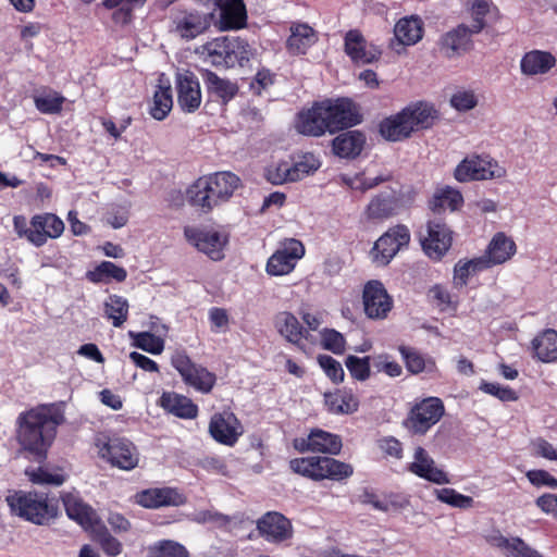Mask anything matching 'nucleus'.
Wrapping results in <instances>:
<instances>
[{"mask_svg":"<svg viewBox=\"0 0 557 557\" xmlns=\"http://www.w3.org/2000/svg\"><path fill=\"white\" fill-rule=\"evenodd\" d=\"M65 98L57 91H48L34 97L35 107L45 114L61 112Z\"/></svg>","mask_w":557,"mask_h":557,"instance_id":"4d7b16f0","label":"nucleus"},{"mask_svg":"<svg viewBox=\"0 0 557 557\" xmlns=\"http://www.w3.org/2000/svg\"><path fill=\"white\" fill-rule=\"evenodd\" d=\"M535 357L542 362L557 360V332L548 329L543 331L532 341Z\"/></svg>","mask_w":557,"mask_h":557,"instance_id":"4c0bfd02","label":"nucleus"},{"mask_svg":"<svg viewBox=\"0 0 557 557\" xmlns=\"http://www.w3.org/2000/svg\"><path fill=\"white\" fill-rule=\"evenodd\" d=\"M63 504L67 516L77 521L84 529L90 531L96 523H99L95 511L76 495H64Z\"/></svg>","mask_w":557,"mask_h":557,"instance_id":"7c9ffc66","label":"nucleus"},{"mask_svg":"<svg viewBox=\"0 0 557 557\" xmlns=\"http://www.w3.org/2000/svg\"><path fill=\"white\" fill-rule=\"evenodd\" d=\"M294 126L297 133L305 136L319 137L329 132L322 103L317 102L310 109L300 111Z\"/></svg>","mask_w":557,"mask_h":557,"instance_id":"4be33fe9","label":"nucleus"},{"mask_svg":"<svg viewBox=\"0 0 557 557\" xmlns=\"http://www.w3.org/2000/svg\"><path fill=\"white\" fill-rule=\"evenodd\" d=\"M126 275L125 269L110 261H102L94 271L87 273V277L94 283L102 282L109 277L116 282H123Z\"/></svg>","mask_w":557,"mask_h":557,"instance_id":"603ef678","label":"nucleus"},{"mask_svg":"<svg viewBox=\"0 0 557 557\" xmlns=\"http://www.w3.org/2000/svg\"><path fill=\"white\" fill-rule=\"evenodd\" d=\"M403 208L399 185L391 188V193H381L374 196L363 211L367 221L382 222L396 215Z\"/></svg>","mask_w":557,"mask_h":557,"instance_id":"f8f14e48","label":"nucleus"},{"mask_svg":"<svg viewBox=\"0 0 557 557\" xmlns=\"http://www.w3.org/2000/svg\"><path fill=\"white\" fill-rule=\"evenodd\" d=\"M205 178L216 206L227 201L240 186V178L232 172H216Z\"/></svg>","mask_w":557,"mask_h":557,"instance_id":"bb28decb","label":"nucleus"},{"mask_svg":"<svg viewBox=\"0 0 557 557\" xmlns=\"http://www.w3.org/2000/svg\"><path fill=\"white\" fill-rule=\"evenodd\" d=\"M318 362L323 369L324 373L334 382L341 383L344 380V369L342 364L333 357L327 355H320Z\"/></svg>","mask_w":557,"mask_h":557,"instance_id":"69168bd1","label":"nucleus"},{"mask_svg":"<svg viewBox=\"0 0 557 557\" xmlns=\"http://www.w3.org/2000/svg\"><path fill=\"white\" fill-rule=\"evenodd\" d=\"M104 313L112 321L113 326H122L128 315L127 300L121 296H110L104 302Z\"/></svg>","mask_w":557,"mask_h":557,"instance_id":"8fccbe9b","label":"nucleus"},{"mask_svg":"<svg viewBox=\"0 0 557 557\" xmlns=\"http://www.w3.org/2000/svg\"><path fill=\"white\" fill-rule=\"evenodd\" d=\"M451 232L441 221H430L428 235L422 239L424 252L434 260H440L451 246Z\"/></svg>","mask_w":557,"mask_h":557,"instance_id":"6ab92c4d","label":"nucleus"},{"mask_svg":"<svg viewBox=\"0 0 557 557\" xmlns=\"http://www.w3.org/2000/svg\"><path fill=\"white\" fill-rule=\"evenodd\" d=\"M63 416L54 406L41 405L24 411L16 419L15 437L23 450L44 459L52 445Z\"/></svg>","mask_w":557,"mask_h":557,"instance_id":"f257e3e1","label":"nucleus"},{"mask_svg":"<svg viewBox=\"0 0 557 557\" xmlns=\"http://www.w3.org/2000/svg\"><path fill=\"white\" fill-rule=\"evenodd\" d=\"M517 247L515 242L504 233H497L491 240L486 253L481 256L487 261L488 268L492 265L503 264L510 260L516 253Z\"/></svg>","mask_w":557,"mask_h":557,"instance_id":"c85d7f7f","label":"nucleus"},{"mask_svg":"<svg viewBox=\"0 0 557 557\" xmlns=\"http://www.w3.org/2000/svg\"><path fill=\"white\" fill-rule=\"evenodd\" d=\"M450 104L458 111H469L478 104V99L472 90L460 89L451 96Z\"/></svg>","mask_w":557,"mask_h":557,"instance_id":"774afa93","label":"nucleus"},{"mask_svg":"<svg viewBox=\"0 0 557 557\" xmlns=\"http://www.w3.org/2000/svg\"><path fill=\"white\" fill-rule=\"evenodd\" d=\"M345 51L358 64L373 63L380 59L382 53L379 47L368 42L358 30H349L346 34Z\"/></svg>","mask_w":557,"mask_h":557,"instance_id":"aec40b11","label":"nucleus"},{"mask_svg":"<svg viewBox=\"0 0 557 557\" xmlns=\"http://www.w3.org/2000/svg\"><path fill=\"white\" fill-rule=\"evenodd\" d=\"M366 137L358 131L342 133L332 141L333 152L341 158H355L360 154Z\"/></svg>","mask_w":557,"mask_h":557,"instance_id":"473e14b6","label":"nucleus"},{"mask_svg":"<svg viewBox=\"0 0 557 557\" xmlns=\"http://www.w3.org/2000/svg\"><path fill=\"white\" fill-rule=\"evenodd\" d=\"M186 198L191 206L199 208L203 212H209L216 206L205 177H200L187 188Z\"/></svg>","mask_w":557,"mask_h":557,"instance_id":"79ce46f5","label":"nucleus"},{"mask_svg":"<svg viewBox=\"0 0 557 557\" xmlns=\"http://www.w3.org/2000/svg\"><path fill=\"white\" fill-rule=\"evenodd\" d=\"M230 37H219L202 45L198 52L203 55L211 64L226 66V60H230Z\"/></svg>","mask_w":557,"mask_h":557,"instance_id":"ea45409f","label":"nucleus"},{"mask_svg":"<svg viewBox=\"0 0 557 557\" xmlns=\"http://www.w3.org/2000/svg\"><path fill=\"white\" fill-rule=\"evenodd\" d=\"M11 512L35 524H44L53 516V509L45 494L17 491L5 498Z\"/></svg>","mask_w":557,"mask_h":557,"instance_id":"f03ea898","label":"nucleus"},{"mask_svg":"<svg viewBox=\"0 0 557 557\" xmlns=\"http://www.w3.org/2000/svg\"><path fill=\"white\" fill-rule=\"evenodd\" d=\"M64 231V223L55 214L45 213L32 218L29 242L37 247L42 246L48 238H58Z\"/></svg>","mask_w":557,"mask_h":557,"instance_id":"412c9836","label":"nucleus"},{"mask_svg":"<svg viewBox=\"0 0 557 557\" xmlns=\"http://www.w3.org/2000/svg\"><path fill=\"white\" fill-rule=\"evenodd\" d=\"M468 25L459 24L445 33L440 40V50L448 59L460 57L471 47V36Z\"/></svg>","mask_w":557,"mask_h":557,"instance_id":"b1692460","label":"nucleus"},{"mask_svg":"<svg viewBox=\"0 0 557 557\" xmlns=\"http://www.w3.org/2000/svg\"><path fill=\"white\" fill-rule=\"evenodd\" d=\"M292 165V180L300 181L313 174L321 166L320 160L312 153H305Z\"/></svg>","mask_w":557,"mask_h":557,"instance_id":"6e6d98bb","label":"nucleus"},{"mask_svg":"<svg viewBox=\"0 0 557 557\" xmlns=\"http://www.w3.org/2000/svg\"><path fill=\"white\" fill-rule=\"evenodd\" d=\"M211 16L212 14L183 13L174 21V32L185 40L194 39L210 27Z\"/></svg>","mask_w":557,"mask_h":557,"instance_id":"cd10ccee","label":"nucleus"},{"mask_svg":"<svg viewBox=\"0 0 557 557\" xmlns=\"http://www.w3.org/2000/svg\"><path fill=\"white\" fill-rule=\"evenodd\" d=\"M172 366L178 371L184 382L201 393H209L216 381V376L206 368L194 363L189 357L182 351L172 356Z\"/></svg>","mask_w":557,"mask_h":557,"instance_id":"6e6552de","label":"nucleus"},{"mask_svg":"<svg viewBox=\"0 0 557 557\" xmlns=\"http://www.w3.org/2000/svg\"><path fill=\"white\" fill-rule=\"evenodd\" d=\"M434 494L440 502L454 508L469 509L472 508L474 504V500L471 496L460 494L450 487L435 490Z\"/></svg>","mask_w":557,"mask_h":557,"instance_id":"5fc2aeb1","label":"nucleus"},{"mask_svg":"<svg viewBox=\"0 0 557 557\" xmlns=\"http://www.w3.org/2000/svg\"><path fill=\"white\" fill-rule=\"evenodd\" d=\"M151 557H189L186 548L174 541H162L151 549Z\"/></svg>","mask_w":557,"mask_h":557,"instance_id":"e2e57ef3","label":"nucleus"},{"mask_svg":"<svg viewBox=\"0 0 557 557\" xmlns=\"http://www.w3.org/2000/svg\"><path fill=\"white\" fill-rule=\"evenodd\" d=\"M206 82L209 90L215 92L223 99L232 98L236 92V87L231 82L219 77L213 72L206 73Z\"/></svg>","mask_w":557,"mask_h":557,"instance_id":"bf43d9fd","label":"nucleus"},{"mask_svg":"<svg viewBox=\"0 0 557 557\" xmlns=\"http://www.w3.org/2000/svg\"><path fill=\"white\" fill-rule=\"evenodd\" d=\"M556 65V58L548 51L532 50L520 62L522 74L528 76L544 75Z\"/></svg>","mask_w":557,"mask_h":557,"instance_id":"c756f323","label":"nucleus"},{"mask_svg":"<svg viewBox=\"0 0 557 557\" xmlns=\"http://www.w3.org/2000/svg\"><path fill=\"white\" fill-rule=\"evenodd\" d=\"M230 60H226V66L231 67L235 64L244 66L252 55V49L244 39L239 37H230Z\"/></svg>","mask_w":557,"mask_h":557,"instance_id":"864d4df0","label":"nucleus"},{"mask_svg":"<svg viewBox=\"0 0 557 557\" xmlns=\"http://www.w3.org/2000/svg\"><path fill=\"white\" fill-rule=\"evenodd\" d=\"M389 174H379L375 176H367L364 173H358L352 176L341 175V181L354 190L366 193L375 188L380 184L391 181Z\"/></svg>","mask_w":557,"mask_h":557,"instance_id":"de8ad7c7","label":"nucleus"},{"mask_svg":"<svg viewBox=\"0 0 557 557\" xmlns=\"http://www.w3.org/2000/svg\"><path fill=\"white\" fill-rule=\"evenodd\" d=\"M487 268V261L482 257L459 260L454 268V285L459 288L465 287L471 276Z\"/></svg>","mask_w":557,"mask_h":557,"instance_id":"58836bf2","label":"nucleus"},{"mask_svg":"<svg viewBox=\"0 0 557 557\" xmlns=\"http://www.w3.org/2000/svg\"><path fill=\"white\" fill-rule=\"evenodd\" d=\"M311 451L336 455L342 449V441L337 435L322 430H314L309 434Z\"/></svg>","mask_w":557,"mask_h":557,"instance_id":"c03bdc74","label":"nucleus"},{"mask_svg":"<svg viewBox=\"0 0 557 557\" xmlns=\"http://www.w3.org/2000/svg\"><path fill=\"white\" fill-rule=\"evenodd\" d=\"M267 180L275 185L294 182L292 180V165L286 161L273 163L267 168Z\"/></svg>","mask_w":557,"mask_h":557,"instance_id":"052dcab7","label":"nucleus"},{"mask_svg":"<svg viewBox=\"0 0 557 557\" xmlns=\"http://www.w3.org/2000/svg\"><path fill=\"white\" fill-rule=\"evenodd\" d=\"M305 255V247L297 239H287L282 246L269 258L267 262V272L270 275H286L290 273L296 262Z\"/></svg>","mask_w":557,"mask_h":557,"instance_id":"9d476101","label":"nucleus"},{"mask_svg":"<svg viewBox=\"0 0 557 557\" xmlns=\"http://www.w3.org/2000/svg\"><path fill=\"white\" fill-rule=\"evenodd\" d=\"M321 103L330 133H335L360 122L354 104L348 99L325 100Z\"/></svg>","mask_w":557,"mask_h":557,"instance_id":"ddd939ff","label":"nucleus"},{"mask_svg":"<svg viewBox=\"0 0 557 557\" xmlns=\"http://www.w3.org/2000/svg\"><path fill=\"white\" fill-rule=\"evenodd\" d=\"M134 344L136 347L152 355H160L164 349V339L149 332L135 334Z\"/></svg>","mask_w":557,"mask_h":557,"instance_id":"13d9d810","label":"nucleus"},{"mask_svg":"<svg viewBox=\"0 0 557 557\" xmlns=\"http://www.w3.org/2000/svg\"><path fill=\"white\" fill-rule=\"evenodd\" d=\"M380 133L389 141H400L411 136L400 112L383 120L380 124Z\"/></svg>","mask_w":557,"mask_h":557,"instance_id":"37998d69","label":"nucleus"},{"mask_svg":"<svg viewBox=\"0 0 557 557\" xmlns=\"http://www.w3.org/2000/svg\"><path fill=\"white\" fill-rule=\"evenodd\" d=\"M423 37V22L419 16H406L394 26V38L389 48L396 53L404 52L406 46H413Z\"/></svg>","mask_w":557,"mask_h":557,"instance_id":"f3484780","label":"nucleus"},{"mask_svg":"<svg viewBox=\"0 0 557 557\" xmlns=\"http://www.w3.org/2000/svg\"><path fill=\"white\" fill-rule=\"evenodd\" d=\"M345 364L350 372L351 376L358 381H366L370 376V357L359 358L356 356H348Z\"/></svg>","mask_w":557,"mask_h":557,"instance_id":"680f3d73","label":"nucleus"},{"mask_svg":"<svg viewBox=\"0 0 557 557\" xmlns=\"http://www.w3.org/2000/svg\"><path fill=\"white\" fill-rule=\"evenodd\" d=\"M400 113L411 135L431 127L436 119V110L434 107L422 101L405 107Z\"/></svg>","mask_w":557,"mask_h":557,"instance_id":"393cba45","label":"nucleus"},{"mask_svg":"<svg viewBox=\"0 0 557 557\" xmlns=\"http://www.w3.org/2000/svg\"><path fill=\"white\" fill-rule=\"evenodd\" d=\"M160 406L168 412L183 419H193L198 414V407L186 396L176 393H163Z\"/></svg>","mask_w":557,"mask_h":557,"instance_id":"72a5a7b5","label":"nucleus"},{"mask_svg":"<svg viewBox=\"0 0 557 557\" xmlns=\"http://www.w3.org/2000/svg\"><path fill=\"white\" fill-rule=\"evenodd\" d=\"M160 84L153 94L152 106L150 108V114L158 121L164 120L173 107V98L170 83L163 82L160 78Z\"/></svg>","mask_w":557,"mask_h":557,"instance_id":"a19ab883","label":"nucleus"},{"mask_svg":"<svg viewBox=\"0 0 557 557\" xmlns=\"http://www.w3.org/2000/svg\"><path fill=\"white\" fill-rule=\"evenodd\" d=\"M488 543L505 557H544L541 552L518 536L506 537L502 534H495L488 537Z\"/></svg>","mask_w":557,"mask_h":557,"instance_id":"a878e982","label":"nucleus"},{"mask_svg":"<svg viewBox=\"0 0 557 557\" xmlns=\"http://www.w3.org/2000/svg\"><path fill=\"white\" fill-rule=\"evenodd\" d=\"M463 203L461 193L455 188L446 186L435 191L430 208L433 211H443L449 209L451 211L458 210Z\"/></svg>","mask_w":557,"mask_h":557,"instance_id":"a18cd8bd","label":"nucleus"},{"mask_svg":"<svg viewBox=\"0 0 557 557\" xmlns=\"http://www.w3.org/2000/svg\"><path fill=\"white\" fill-rule=\"evenodd\" d=\"M26 474L29 481L35 484L61 485L64 482V476L62 474L49 472L44 468L26 470Z\"/></svg>","mask_w":557,"mask_h":557,"instance_id":"338daca9","label":"nucleus"},{"mask_svg":"<svg viewBox=\"0 0 557 557\" xmlns=\"http://www.w3.org/2000/svg\"><path fill=\"white\" fill-rule=\"evenodd\" d=\"M98 455L112 466L123 470H132L138 466L139 454L136 447L125 440L109 441L106 437L96 440Z\"/></svg>","mask_w":557,"mask_h":557,"instance_id":"0eeeda50","label":"nucleus"},{"mask_svg":"<svg viewBox=\"0 0 557 557\" xmlns=\"http://www.w3.org/2000/svg\"><path fill=\"white\" fill-rule=\"evenodd\" d=\"M321 344L324 349L331 350L337 355L345 351L346 342L344 336L333 329H324L321 332Z\"/></svg>","mask_w":557,"mask_h":557,"instance_id":"0e129e2a","label":"nucleus"},{"mask_svg":"<svg viewBox=\"0 0 557 557\" xmlns=\"http://www.w3.org/2000/svg\"><path fill=\"white\" fill-rule=\"evenodd\" d=\"M223 28H242L246 24L247 13L243 0H224L219 7Z\"/></svg>","mask_w":557,"mask_h":557,"instance_id":"e433bc0d","label":"nucleus"},{"mask_svg":"<svg viewBox=\"0 0 557 557\" xmlns=\"http://www.w3.org/2000/svg\"><path fill=\"white\" fill-rule=\"evenodd\" d=\"M398 350L406 362L408 371L411 373L418 374L423 371H435L436 363L434 359L424 358L419 351L407 346H399Z\"/></svg>","mask_w":557,"mask_h":557,"instance_id":"49530a36","label":"nucleus"},{"mask_svg":"<svg viewBox=\"0 0 557 557\" xmlns=\"http://www.w3.org/2000/svg\"><path fill=\"white\" fill-rule=\"evenodd\" d=\"M327 410L335 414H350L358 410L359 401L349 391L336 389L324 395Z\"/></svg>","mask_w":557,"mask_h":557,"instance_id":"f704fd0d","label":"nucleus"},{"mask_svg":"<svg viewBox=\"0 0 557 557\" xmlns=\"http://www.w3.org/2000/svg\"><path fill=\"white\" fill-rule=\"evenodd\" d=\"M91 539L97 542L102 550L108 555L115 557L122 552V544L119 540L113 537L108 529L101 524L96 523L95 527L89 531Z\"/></svg>","mask_w":557,"mask_h":557,"instance_id":"09e8293b","label":"nucleus"},{"mask_svg":"<svg viewBox=\"0 0 557 557\" xmlns=\"http://www.w3.org/2000/svg\"><path fill=\"white\" fill-rule=\"evenodd\" d=\"M175 86L180 108L188 113L197 111L201 104L202 97L200 84L196 75L188 70L178 71L176 73Z\"/></svg>","mask_w":557,"mask_h":557,"instance_id":"2eb2a0df","label":"nucleus"},{"mask_svg":"<svg viewBox=\"0 0 557 557\" xmlns=\"http://www.w3.org/2000/svg\"><path fill=\"white\" fill-rule=\"evenodd\" d=\"M445 412L443 401L437 397H428L416 404L404 424L412 434H425L435 425Z\"/></svg>","mask_w":557,"mask_h":557,"instance_id":"423d86ee","label":"nucleus"},{"mask_svg":"<svg viewBox=\"0 0 557 557\" xmlns=\"http://www.w3.org/2000/svg\"><path fill=\"white\" fill-rule=\"evenodd\" d=\"M507 170L488 156L472 154L461 160L454 170V177L459 183L473 181L502 180Z\"/></svg>","mask_w":557,"mask_h":557,"instance_id":"20e7f679","label":"nucleus"},{"mask_svg":"<svg viewBox=\"0 0 557 557\" xmlns=\"http://www.w3.org/2000/svg\"><path fill=\"white\" fill-rule=\"evenodd\" d=\"M409 471L434 484L444 485L450 483L449 475L440 467L423 447H417L413 460L409 465Z\"/></svg>","mask_w":557,"mask_h":557,"instance_id":"a211bd4d","label":"nucleus"},{"mask_svg":"<svg viewBox=\"0 0 557 557\" xmlns=\"http://www.w3.org/2000/svg\"><path fill=\"white\" fill-rule=\"evenodd\" d=\"M289 466L294 472L313 480H343L352 473L350 465L331 457L296 458Z\"/></svg>","mask_w":557,"mask_h":557,"instance_id":"7ed1b4c3","label":"nucleus"},{"mask_svg":"<svg viewBox=\"0 0 557 557\" xmlns=\"http://www.w3.org/2000/svg\"><path fill=\"white\" fill-rule=\"evenodd\" d=\"M315 41L317 34L311 26L305 23L294 24L287 39V49L293 54L305 53Z\"/></svg>","mask_w":557,"mask_h":557,"instance_id":"c9c22d12","label":"nucleus"},{"mask_svg":"<svg viewBox=\"0 0 557 557\" xmlns=\"http://www.w3.org/2000/svg\"><path fill=\"white\" fill-rule=\"evenodd\" d=\"M274 326L281 336L294 345H299L302 338H307V331L289 311L278 312L274 318Z\"/></svg>","mask_w":557,"mask_h":557,"instance_id":"2f4dec72","label":"nucleus"},{"mask_svg":"<svg viewBox=\"0 0 557 557\" xmlns=\"http://www.w3.org/2000/svg\"><path fill=\"white\" fill-rule=\"evenodd\" d=\"M209 433L218 443L233 446L243 435L244 428L233 412L224 411L212 416L209 422Z\"/></svg>","mask_w":557,"mask_h":557,"instance_id":"4468645a","label":"nucleus"},{"mask_svg":"<svg viewBox=\"0 0 557 557\" xmlns=\"http://www.w3.org/2000/svg\"><path fill=\"white\" fill-rule=\"evenodd\" d=\"M135 502L149 509L160 507H180L186 504V496L175 487H154L135 495Z\"/></svg>","mask_w":557,"mask_h":557,"instance_id":"dca6fc26","label":"nucleus"},{"mask_svg":"<svg viewBox=\"0 0 557 557\" xmlns=\"http://www.w3.org/2000/svg\"><path fill=\"white\" fill-rule=\"evenodd\" d=\"M362 304L366 315L372 320H383L393 308V299L377 280L369 281L362 290Z\"/></svg>","mask_w":557,"mask_h":557,"instance_id":"1a4fd4ad","label":"nucleus"},{"mask_svg":"<svg viewBox=\"0 0 557 557\" xmlns=\"http://www.w3.org/2000/svg\"><path fill=\"white\" fill-rule=\"evenodd\" d=\"M410 232L406 225L397 224L389 227L374 243L370 256L380 267L387 265L393 258L410 243Z\"/></svg>","mask_w":557,"mask_h":557,"instance_id":"39448f33","label":"nucleus"},{"mask_svg":"<svg viewBox=\"0 0 557 557\" xmlns=\"http://www.w3.org/2000/svg\"><path fill=\"white\" fill-rule=\"evenodd\" d=\"M260 534L269 542L280 543L293 535V528L288 519L276 511L267 512L257 522Z\"/></svg>","mask_w":557,"mask_h":557,"instance_id":"5701e85b","label":"nucleus"},{"mask_svg":"<svg viewBox=\"0 0 557 557\" xmlns=\"http://www.w3.org/2000/svg\"><path fill=\"white\" fill-rule=\"evenodd\" d=\"M185 237L198 250L209 256L212 260H221L223 250L227 244V235L215 230L185 228Z\"/></svg>","mask_w":557,"mask_h":557,"instance_id":"9b49d317","label":"nucleus"},{"mask_svg":"<svg viewBox=\"0 0 557 557\" xmlns=\"http://www.w3.org/2000/svg\"><path fill=\"white\" fill-rule=\"evenodd\" d=\"M491 11V3L486 0H472L469 2L468 12L471 18L468 29L479 34L486 25L485 17Z\"/></svg>","mask_w":557,"mask_h":557,"instance_id":"3c124183","label":"nucleus"}]
</instances>
